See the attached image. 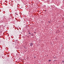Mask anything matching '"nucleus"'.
Masks as SVG:
<instances>
[{"instance_id": "nucleus-2", "label": "nucleus", "mask_w": 64, "mask_h": 64, "mask_svg": "<svg viewBox=\"0 0 64 64\" xmlns=\"http://www.w3.org/2000/svg\"><path fill=\"white\" fill-rule=\"evenodd\" d=\"M48 61H49V62H50L51 61V60H48Z\"/></svg>"}, {"instance_id": "nucleus-6", "label": "nucleus", "mask_w": 64, "mask_h": 64, "mask_svg": "<svg viewBox=\"0 0 64 64\" xmlns=\"http://www.w3.org/2000/svg\"><path fill=\"white\" fill-rule=\"evenodd\" d=\"M17 15H18V14H17Z\"/></svg>"}, {"instance_id": "nucleus-3", "label": "nucleus", "mask_w": 64, "mask_h": 64, "mask_svg": "<svg viewBox=\"0 0 64 64\" xmlns=\"http://www.w3.org/2000/svg\"><path fill=\"white\" fill-rule=\"evenodd\" d=\"M28 34H29L30 35L31 34V33L30 32H29L28 33Z\"/></svg>"}, {"instance_id": "nucleus-4", "label": "nucleus", "mask_w": 64, "mask_h": 64, "mask_svg": "<svg viewBox=\"0 0 64 64\" xmlns=\"http://www.w3.org/2000/svg\"><path fill=\"white\" fill-rule=\"evenodd\" d=\"M62 63H64V61H63V60L62 61Z\"/></svg>"}, {"instance_id": "nucleus-5", "label": "nucleus", "mask_w": 64, "mask_h": 64, "mask_svg": "<svg viewBox=\"0 0 64 64\" xmlns=\"http://www.w3.org/2000/svg\"><path fill=\"white\" fill-rule=\"evenodd\" d=\"M18 40H16V42H17V41H18Z\"/></svg>"}, {"instance_id": "nucleus-7", "label": "nucleus", "mask_w": 64, "mask_h": 64, "mask_svg": "<svg viewBox=\"0 0 64 64\" xmlns=\"http://www.w3.org/2000/svg\"><path fill=\"white\" fill-rule=\"evenodd\" d=\"M17 15H18V14H17Z\"/></svg>"}, {"instance_id": "nucleus-1", "label": "nucleus", "mask_w": 64, "mask_h": 64, "mask_svg": "<svg viewBox=\"0 0 64 64\" xmlns=\"http://www.w3.org/2000/svg\"><path fill=\"white\" fill-rule=\"evenodd\" d=\"M33 43L32 42L30 43V45L31 46V47H32V46H33Z\"/></svg>"}]
</instances>
